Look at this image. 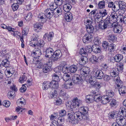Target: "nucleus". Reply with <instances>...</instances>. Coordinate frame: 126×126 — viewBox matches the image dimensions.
Masks as SVG:
<instances>
[{"mask_svg": "<svg viewBox=\"0 0 126 126\" xmlns=\"http://www.w3.org/2000/svg\"><path fill=\"white\" fill-rule=\"evenodd\" d=\"M50 87V83L49 82L45 81L43 83L42 88L43 90H47Z\"/></svg>", "mask_w": 126, "mask_h": 126, "instance_id": "nucleus-25", "label": "nucleus"}, {"mask_svg": "<svg viewBox=\"0 0 126 126\" xmlns=\"http://www.w3.org/2000/svg\"><path fill=\"white\" fill-rule=\"evenodd\" d=\"M125 119L122 116H119L116 119V123H113L111 126H122L124 123Z\"/></svg>", "mask_w": 126, "mask_h": 126, "instance_id": "nucleus-7", "label": "nucleus"}, {"mask_svg": "<svg viewBox=\"0 0 126 126\" xmlns=\"http://www.w3.org/2000/svg\"><path fill=\"white\" fill-rule=\"evenodd\" d=\"M120 21L123 22L126 25V15L124 16H122L120 18Z\"/></svg>", "mask_w": 126, "mask_h": 126, "instance_id": "nucleus-64", "label": "nucleus"}, {"mask_svg": "<svg viewBox=\"0 0 126 126\" xmlns=\"http://www.w3.org/2000/svg\"><path fill=\"white\" fill-rule=\"evenodd\" d=\"M61 71L64 74H66L69 72V68L67 67L66 63L63 62L61 63Z\"/></svg>", "mask_w": 126, "mask_h": 126, "instance_id": "nucleus-11", "label": "nucleus"}, {"mask_svg": "<svg viewBox=\"0 0 126 126\" xmlns=\"http://www.w3.org/2000/svg\"><path fill=\"white\" fill-rule=\"evenodd\" d=\"M90 70L88 67H83L80 69L81 75L82 77H85L86 80H88V77L87 76L89 75Z\"/></svg>", "mask_w": 126, "mask_h": 126, "instance_id": "nucleus-6", "label": "nucleus"}, {"mask_svg": "<svg viewBox=\"0 0 126 126\" xmlns=\"http://www.w3.org/2000/svg\"><path fill=\"white\" fill-rule=\"evenodd\" d=\"M62 55L61 51L59 50H56L55 52H54L52 57L55 58L56 60L60 58Z\"/></svg>", "mask_w": 126, "mask_h": 126, "instance_id": "nucleus-18", "label": "nucleus"}, {"mask_svg": "<svg viewBox=\"0 0 126 126\" xmlns=\"http://www.w3.org/2000/svg\"><path fill=\"white\" fill-rule=\"evenodd\" d=\"M39 21H40V20ZM41 23H36L34 25V27L35 28H36L39 30L41 29L42 28L43 25V23L44 22H42L41 21Z\"/></svg>", "mask_w": 126, "mask_h": 126, "instance_id": "nucleus-46", "label": "nucleus"}, {"mask_svg": "<svg viewBox=\"0 0 126 126\" xmlns=\"http://www.w3.org/2000/svg\"><path fill=\"white\" fill-rule=\"evenodd\" d=\"M117 12L113 11L112 12L110 16L111 19V21L112 23L117 22V14L116 12Z\"/></svg>", "mask_w": 126, "mask_h": 126, "instance_id": "nucleus-15", "label": "nucleus"}, {"mask_svg": "<svg viewBox=\"0 0 126 126\" xmlns=\"http://www.w3.org/2000/svg\"><path fill=\"white\" fill-rule=\"evenodd\" d=\"M70 77L69 75L67 74H64L63 76V78L64 80L66 82L69 80H71L70 79Z\"/></svg>", "mask_w": 126, "mask_h": 126, "instance_id": "nucleus-53", "label": "nucleus"}, {"mask_svg": "<svg viewBox=\"0 0 126 126\" xmlns=\"http://www.w3.org/2000/svg\"><path fill=\"white\" fill-rule=\"evenodd\" d=\"M86 29L88 33H93L94 31V27L92 25L86 26Z\"/></svg>", "mask_w": 126, "mask_h": 126, "instance_id": "nucleus-39", "label": "nucleus"}, {"mask_svg": "<svg viewBox=\"0 0 126 126\" xmlns=\"http://www.w3.org/2000/svg\"><path fill=\"white\" fill-rule=\"evenodd\" d=\"M93 97V100L98 102L100 101L101 99V95L100 94H96L95 92H94L92 95Z\"/></svg>", "mask_w": 126, "mask_h": 126, "instance_id": "nucleus-22", "label": "nucleus"}, {"mask_svg": "<svg viewBox=\"0 0 126 126\" xmlns=\"http://www.w3.org/2000/svg\"><path fill=\"white\" fill-rule=\"evenodd\" d=\"M49 63H47L44 65L43 68V72L47 73L50 71L51 66L48 64Z\"/></svg>", "mask_w": 126, "mask_h": 126, "instance_id": "nucleus-19", "label": "nucleus"}, {"mask_svg": "<svg viewBox=\"0 0 126 126\" xmlns=\"http://www.w3.org/2000/svg\"><path fill=\"white\" fill-rule=\"evenodd\" d=\"M90 61L93 63H97L98 62V59L97 57L94 55H93L90 59Z\"/></svg>", "mask_w": 126, "mask_h": 126, "instance_id": "nucleus-38", "label": "nucleus"}, {"mask_svg": "<svg viewBox=\"0 0 126 126\" xmlns=\"http://www.w3.org/2000/svg\"><path fill=\"white\" fill-rule=\"evenodd\" d=\"M84 23L86 27L88 25H91L92 21L87 18H85L84 20Z\"/></svg>", "mask_w": 126, "mask_h": 126, "instance_id": "nucleus-60", "label": "nucleus"}, {"mask_svg": "<svg viewBox=\"0 0 126 126\" xmlns=\"http://www.w3.org/2000/svg\"><path fill=\"white\" fill-rule=\"evenodd\" d=\"M68 117L67 119V121L73 124L74 123L73 122L75 121V120L73 112H72L71 113L69 112L68 113Z\"/></svg>", "mask_w": 126, "mask_h": 126, "instance_id": "nucleus-23", "label": "nucleus"}, {"mask_svg": "<svg viewBox=\"0 0 126 126\" xmlns=\"http://www.w3.org/2000/svg\"><path fill=\"white\" fill-rule=\"evenodd\" d=\"M73 17L72 14L70 12H67L65 14V19L67 22L70 21L72 19Z\"/></svg>", "mask_w": 126, "mask_h": 126, "instance_id": "nucleus-20", "label": "nucleus"}, {"mask_svg": "<svg viewBox=\"0 0 126 126\" xmlns=\"http://www.w3.org/2000/svg\"><path fill=\"white\" fill-rule=\"evenodd\" d=\"M85 50L87 53H91L93 51L92 45H88L86 46Z\"/></svg>", "mask_w": 126, "mask_h": 126, "instance_id": "nucleus-50", "label": "nucleus"}, {"mask_svg": "<svg viewBox=\"0 0 126 126\" xmlns=\"http://www.w3.org/2000/svg\"><path fill=\"white\" fill-rule=\"evenodd\" d=\"M123 55L121 54H118L115 56L114 57L115 61L116 62H119L123 59Z\"/></svg>", "mask_w": 126, "mask_h": 126, "instance_id": "nucleus-37", "label": "nucleus"}, {"mask_svg": "<svg viewBox=\"0 0 126 126\" xmlns=\"http://www.w3.org/2000/svg\"><path fill=\"white\" fill-rule=\"evenodd\" d=\"M16 103L18 106L23 107L25 104V102L23 98H21L17 100Z\"/></svg>", "mask_w": 126, "mask_h": 126, "instance_id": "nucleus-26", "label": "nucleus"}, {"mask_svg": "<svg viewBox=\"0 0 126 126\" xmlns=\"http://www.w3.org/2000/svg\"><path fill=\"white\" fill-rule=\"evenodd\" d=\"M75 120L77 121H80L82 119H87V118L85 115L83 114L80 111L75 112L74 114Z\"/></svg>", "mask_w": 126, "mask_h": 126, "instance_id": "nucleus-5", "label": "nucleus"}, {"mask_svg": "<svg viewBox=\"0 0 126 126\" xmlns=\"http://www.w3.org/2000/svg\"><path fill=\"white\" fill-rule=\"evenodd\" d=\"M93 100V97L92 95H87L86 97V101L87 103H90Z\"/></svg>", "mask_w": 126, "mask_h": 126, "instance_id": "nucleus-42", "label": "nucleus"}, {"mask_svg": "<svg viewBox=\"0 0 126 126\" xmlns=\"http://www.w3.org/2000/svg\"><path fill=\"white\" fill-rule=\"evenodd\" d=\"M123 69V64L122 63H120V64L117 66V68H115V70L111 71L110 75L112 77H114V80L115 81V83L116 81L118 82L121 80L120 79V78L118 75L119 72H121Z\"/></svg>", "mask_w": 126, "mask_h": 126, "instance_id": "nucleus-2", "label": "nucleus"}, {"mask_svg": "<svg viewBox=\"0 0 126 126\" xmlns=\"http://www.w3.org/2000/svg\"><path fill=\"white\" fill-rule=\"evenodd\" d=\"M108 39L110 42H112L116 40V37L114 34L109 35L108 36Z\"/></svg>", "mask_w": 126, "mask_h": 126, "instance_id": "nucleus-40", "label": "nucleus"}, {"mask_svg": "<svg viewBox=\"0 0 126 126\" xmlns=\"http://www.w3.org/2000/svg\"><path fill=\"white\" fill-rule=\"evenodd\" d=\"M54 14V17H57L62 14V9L61 8L57 7L53 10Z\"/></svg>", "mask_w": 126, "mask_h": 126, "instance_id": "nucleus-14", "label": "nucleus"}, {"mask_svg": "<svg viewBox=\"0 0 126 126\" xmlns=\"http://www.w3.org/2000/svg\"><path fill=\"white\" fill-rule=\"evenodd\" d=\"M53 10L50 9H47L45 11V13H41L38 16V20L41 21L42 22H45L46 21L47 18L50 19L53 16H54Z\"/></svg>", "mask_w": 126, "mask_h": 126, "instance_id": "nucleus-1", "label": "nucleus"}, {"mask_svg": "<svg viewBox=\"0 0 126 126\" xmlns=\"http://www.w3.org/2000/svg\"><path fill=\"white\" fill-rule=\"evenodd\" d=\"M107 27V25H105L103 22H100L99 24V28L101 30L105 29Z\"/></svg>", "mask_w": 126, "mask_h": 126, "instance_id": "nucleus-43", "label": "nucleus"}, {"mask_svg": "<svg viewBox=\"0 0 126 126\" xmlns=\"http://www.w3.org/2000/svg\"><path fill=\"white\" fill-rule=\"evenodd\" d=\"M110 98L106 95L101 97V102L103 104H106L109 102Z\"/></svg>", "mask_w": 126, "mask_h": 126, "instance_id": "nucleus-21", "label": "nucleus"}, {"mask_svg": "<svg viewBox=\"0 0 126 126\" xmlns=\"http://www.w3.org/2000/svg\"><path fill=\"white\" fill-rule=\"evenodd\" d=\"M108 7L109 8H111L112 10L114 12H117L119 9L118 6L112 1L109 3Z\"/></svg>", "mask_w": 126, "mask_h": 126, "instance_id": "nucleus-10", "label": "nucleus"}, {"mask_svg": "<svg viewBox=\"0 0 126 126\" xmlns=\"http://www.w3.org/2000/svg\"><path fill=\"white\" fill-rule=\"evenodd\" d=\"M73 102V105L75 107H79L81 105L82 101L78 99L77 98L74 99Z\"/></svg>", "mask_w": 126, "mask_h": 126, "instance_id": "nucleus-24", "label": "nucleus"}, {"mask_svg": "<svg viewBox=\"0 0 126 126\" xmlns=\"http://www.w3.org/2000/svg\"><path fill=\"white\" fill-rule=\"evenodd\" d=\"M104 74L102 71L99 70L95 73V76L97 79H101L103 78Z\"/></svg>", "mask_w": 126, "mask_h": 126, "instance_id": "nucleus-17", "label": "nucleus"}, {"mask_svg": "<svg viewBox=\"0 0 126 126\" xmlns=\"http://www.w3.org/2000/svg\"><path fill=\"white\" fill-rule=\"evenodd\" d=\"M50 87L54 89L57 88L58 87V82L52 80L50 82Z\"/></svg>", "mask_w": 126, "mask_h": 126, "instance_id": "nucleus-36", "label": "nucleus"}, {"mask_svg": "<svg viewBox=\"0 0 126 126\" xmlns=\"http://www.w3.org/2000/svg\"><path fill=\"white\" fill-rule=\"evenodd\" d=\"M54 51L53 49L51 48H49L47 49L46 50L45 56L48 58H51L52 57Z\"/></svg>", "mask_w": 126, "mask_h": 126, "instance_id": "nucleus-12", "label": "nucleus"}, {"mask_svg": "<svg viewBox=\"0 0 126 126\" xmlns=\"http://www.w3.org/2000/svg\"><path fill=\"white\" fill-rule=\"evenodd\" d=\"M19 6L18 3H14L12 4V7L13 11H16L18 8Z\"/></svg>", "mask_w": 126, "mask_h": 126, "instance_id": "nucleus-54", "label": "nucleus"}, {"mask_svg": "<svg viewBox=\"0 0 126 126\" xmlns=\"http://www.w3.org/2000/svg\"><path fill=\"white\" fill-rule=\"evenodd\" d=\"M103 17H102V16L101 15L100 13L99 12V13H97V15L96 16V21L97 20V22H98V21L100 22L101 20Z\"/></svg>", "mask_w": 126, "mask_h": 126, "instance_id": "nucleus-59", "label": "nucleus"}, {"mask_svg": "<svg viewBox=\"0 0 126 126\" xmlns=\"http://www.w3.org/2000/svg\"><path fill=\"white\" fill-rule=\"evenodd\" d=\"M73 85L72 82L71 80L65 82L64 84L62 85V88L66 89H69Z\"/></svg>", "mask_w": 126, "mask_h": 126, "instance_id": "nucleus-13", "label": "nucleus"}, {"mask_svg": "<svg viewBox=\"0 0 126 126\" xmlns=\"http://www.w3.org/2000/svg\"><path fill=\"white\" fill-rule=\"evenodd\" d=\"M87 77H88V78L87 80H89V82L91 85L93 86L94 85L95 82V79L96 78L95 77L94 75H89Z\"/></svg>", "mask_w": 126, "mask_h": 126, "instance_id": "nucleus-16", "label": "nucleus"}, {"mask_svg": "<svg viewBox=\"0 0 126 126\" xmlns=\"http://www.w3.org/2000/svg\"><path fill=\"white\" fill-rule=\"evenodd\" d=\"M93 37V35L91 34H86L83 36L82 40L84 43H88L92 41Z\"/></svg>", "mask_w": 126, "mask_h": 126, "instance_id": "nucleus-9", "label": "nucleus"}, {"mask_svg": "<svg viewBox=\"0 0 126 126\" xmlns=\"http://www.w3.org/2000/svg\"><path fill=\"white\" fill-rule=\"evenodd\" d=\"M85 77H82L81 75L74 74L72 77V80L75 84H78L82 83L83 80H85Z\"/></svg>", "mask_w": 126, "mask_h": 126, "instance_id": "nucleus-3", "label": "nucleus"}, {"mask_svg": "<svg viewBox=\"0 0 126 126\" xmlns=\"http://www.w3.org/2000/svg\"><path fill=\"white\" fill-rule=\"evenodd\" d=\"M27 79V77L25 75H23L22 76L20 77L19 79V82L21 83H23Z\"/></svg>", "mask_w": 126, "mask_h": 126, "instance_id": "nucleus-52", "label": "nucleus"}, {"mask_svg": "<svg viewBox=\"0 0 126 126\" xmlns=\"http://www.w3.org/2000/svg\"><path fill=\"white\" fill-rule=\"evenodd\" d=\"M119 9H125L126 7V3L124 1H120L118 2Z\"/></svg>", "mask_w": 126, "mask_h": 126, "instance_id": "nucleus-35", "label": "nucleus"}, {"mask_svg": "<svg viewBox=\"0 0 126 126\" xmlns=\"http://www.w3.org/2000/svg\"><path fill=\"white\" fill-rule=\"evenodd\" d=\"M6 71L7 73L10 76H12L15 72V69L11 67H9L6 68Z\"/></svg>", "mask_w": 126, "mask_h": 126, "instance_id": "nucleus-30", "label": "nucleus"}, {"mask_svg": "<svg viewBox=\"0 0 126 126\" xmlns=\"http://www.w3.org/2000/svg\"><path fill=\"white\" fill-rule=\"evenodd\" d=\"M50 94V96L52 98L56 97L57 95V92L54 89L52 90L51 91Z\"/></svg>", "mask_w": 126, "mask_h": 126, "instance_id": "nucleus-48", "label": "nucleus"}, {"mask_svg": "<svg viewBox=\"0 0 126 126\" xmlns=\"http://www.w3.org/2000/svg\"><path fill=\"white\" fill-rule=\"evenodd\" d=\"M61 70V64L60 65L54 68V71L55 72V73H61L60 72Z\"/></svg>", "mask_w": 126, "mask_h": 126, "instance_id": "nucleus-57", "label": "nucleus"}, {"mask_svg": "<svg viewBox=\"0 0 126 126\" xmlns=\"http://www.w3.org/2000/svg\"><path fill=\"white\" fill-rule=\"evenodd\" d=\"M112 26L114 27L113 31L117 33H120L122 30V27L118 25V22L112 23Z\"/></svg>", "mask_w": 126, "mask_h": 126, "instance_id": "nucleus-8", "label": "nucleus"}, {"mask_svg": "<svg viewBox=\"0 0 126 126\" xmlns=\"http://www.w3.org/2000/svg\"><path fill=\"white\" fill-rule=\"evenodd\" d=\"M54 36V34L53 32H49L47 34V38L48 40L49 41H50L52 39Z\"/></svg>", "mask_w": 126, "mask_h": 126, "instance_id": "nucleus-56", "label": "nucleus"}, {"mask_svg": "<svg viewBox=\"0 0 126 126\" xmlns=\"http://www.w3.org/2000/svg\"><path fill=\"white\" fill-rule=\"evenodd\" d=\"M29 31L28 27H27L24 28L22 31V34L23 35H27Z\"/></svg>", "mask_w": 126, "mask_h": 126, "instance_id": "nucleus-61", "label": "nucleus"}, {"mask_svg": "<svg viewBox=\"0 0 126 126\" xmlns=\"http://www.w3.org/2000/svg\"><path fill=\"white\" fill-rule=\"evenodd\" d=\"M118 116V114L115 111H113L110 112L109 114V117L110 118L114 119L115 118H117L119 116H121L120 115H118V116L117 117V116ZM117 118H116V119Z\"/></svg>", "mask_w": 126, "mask_h": 126, "instance_id": "nucleus-31", "label": "nucleus"}, {"mask_svg": "<svg viewBox=\"0 0 126 126\" xmlns=\"http://www.w3.org/2000/svg\"><path fill=\"white\" fill-rule=\"evenodd\" d=\"M115 45L111 44L109 45L108 46V49L109 50L110 52L114 51L115 50Z\"/></svg>", "mask_w": 126, "mask_h": 126, "instance_id": "nucleus-47", "label": "nucleus"}, {"mask_svg": "<svg viewBox=\"0 0 126 126\" xmlns=\"http://www.w3.org/2000/svg\"><path fill=\"white\" fill-rule=\"evenodd\" d=\"M110 104L111 107H116L117 105L118 102L114 99H111L110 100Z\"/></svg>", "mask_w": 126, "mask_h": 126, "instance_id": "nucleus-34", "label": "nucleus"}, {"mask_svg": "<svg viewBox=\"0 0 126 126\" xmlns=\"http://www.w3.org/2000/svg\"><path fill=\"white\" fill-rule=\"evenodd\" d=\"M9 62L6 59L3 60L2 62L3 66L5 67H8L9 65Z\"/></svg>", "mask_w": 126, "mask_h": 126, "instance_id": "nucleus-44", "label": "nucleus"}, {"mask_svg": "<svg viewBox=\"0 0 126 126\" xmlns=\"http://www.w3.org/2000/svg\"><path fill=\"white\" fill-rule=\"evenodd\" d=\"M114 95V93L112 90H108L106 91V95L108 97L110 98V97H113Z\"/></svg>", "mask_w": 126, "mask_h": 126, "instance_id": "nucleus-45", "label": "nucleus"}, {"mask_svg": "<svg viewBox=\"0 0 126 126\" xmlns=\"http://www.w3.org/2000/svg\"><path fill=\"white\" fill-rule=\"evenodd\" d=\"M120 51V52L122 54H126V45H123L122 46Z\"/></svg>", "mask_w": 126, "mask_h": 126, "instance_id": "nucleus-62", "label": "nucleus"}, {"mask_svg": "<svg viewBox=\"0 0 126 126\" xmlns=\"http://www.w3.org/2000/svg\"><path fill=\"white\" fill-rule=\"evenodd\" d=\"M69 71L72 73H75L77 70V66L75 65L71 66L69 68Z\"/></svg>", "mask_w": 126, "mask_h": 126, "instance_id": "nucleus-41", "label": "nucleus"}, {"mask_svg": "<svg viewBox=\"0 0 126 126\" xmlns=\"http://www.w3.org/2000/svg\"><path fill=\"white\" fill-rule=\"evenodd\" d=\"M88 61V58L86 56H83L81 57L79 64L81 65H84Z\"/></svg>", "mask_w": 126, "mask_h": 126, "instance_id": "nucleus-28", "label": "nucleus"}, {"mask_svg": "<svg viewBox=\"0 0 126 126\" xmlns=\"http://www.w3.org/2000/svg\"><path fill=\"white\" fill-rule=\"evenodd\" d=\"M88 109L87 107H80L79 109V111L83 115H85L88 112Z\"/></svg>", "mask_w": 126, "mask_h": 126, "instance_id": "nucleus-33", "label": "nucleus"}, {"mask_svg": "<svg viewBox=\"0 0 126 126\" xmlns=\"http://www.w3.org/2000/svg\"><path fill=\"white\" fill-rule=\"evenodd\" d=\"M119 111L120 112H121V113H120L121 114V113H122V115L123 114L125 115L126 114V109L123 107H121L120 108Z\"/></svg>", "mask_w": 126, "mask_h": 126, "instance_id": "nucleus-63", "label": "nucleus"}, {"mask_svg": "<svg viewBox=\"0 0 126 126\" xmlns=\"http://www.w3.org/2000/svg\"><path fill=\"white\" fill-rule=\"evenodd\" d=\"M115 84L119 89V93L121 96L126 93V87L123 86V83L121 80L118 82L116 81Z\"/></svg>", "mask_w": 126, "mask_h": 126, "instance_id": "nucleus-4", "label": "nucleus"}, {"mask_svg": "<svg viewBox=\"0 0 126 126\" xmlns=\"http://www.w3.org/2000/svg\"><path fill=\"white\" fill-rule=\"evenodd\" d=\"M32 54H33L37 56L38 57H40L42 54L41 50L38 48H35L33 50Z\"/></svg>", "mask_w": 126, "mask_h": 126, "instance_id": "nucleus-32", "label": "nucleus"}, {"mask_svg": "<svg viewBox=\"0 0 126 126\" xmlns=\"http://www.w3.org/2000/svg\"><path fill=\"white\" fill-rule=\"evenodd\" d=\"M98 7L100 9L104 8L105 7V2L104 0L100 1L98 4Z\"/></svg>", "mask_w": 126, "mask_h": 126, "instance_id": "nucleus-51", "label": "nucleus"}, {"mask_svg": "<svg viewBox=\"0 0 126 126\" xmlns=\"http://www.w3.org/2000/svg\"><path fill=\"white\" fill-rule=\"evenodd\" d=\"M104 23V24L107 26L110 25V24L112 23V22L111 21V20H110V16L107 17L105 19V20L103 22Z\"/></svg>", "mask_w": 126, "mask_h": 126, "instance_id": "nucleus-49", "label": "nucleus"}, {"mask_svg": "<svg viewBox=\"0 0 126 126\" xmlns=\"http://www.w3.org/2000/svg\"><path fill=\"white\" fill-rule=\"evenodd\" d=\"M63 9L65 12H70L69 11L72 8V6L68 3H66L64 4L63 6Z\"/></svg>", "mask_w": 126, "mask_h": 126, "instance_id": "nucleus-27", "label": "nucleus"}, {"mask_svg": "<svg viewBox=\"0 0 126 126\" xmlns=\"http://www.w3.org/2000/svg\"><path fill=\"white\" fill-rule=\"evenodd\" d=\"M61 75V73L54 74L52 76V79L54 80L53 81L57 82L59 81L60 79L59 77H60Z\"/></svg>", "mask_w": 126, "mask_h": 126, "instance_id": "nucleus-29", "label": "nucleus"}, {"mask_svg": "<svg viewBox=\"0 0 126 126\" xmlns=\"http://www.w3.org/2000/svg\"><path fill=\"white\" fill-rule=\"evenodd\" d=\"M2 104L6 107H8L10 105V102L8 101L5 100L2 102Z\"/></svg>", "mask_w": 126, "mask_h": 126, "instance_id": "nucleus-58", "label": "nucleus"}, {"mask_svg": "<svg viewBox=\"0 0 126 126\" xmlns=\"http://www.w3.org/2000/svg\"><path fill=\"white\" fill-rule=\"evenodd\" d=\"M102 17H104L107 15V11L105 9H103L100 10L99 11Z\"/></svg>", "mask_w": 126, "mask_h": 126, "instance_id": "nucleus-55", "label": "nucleus"}]
</instances>
